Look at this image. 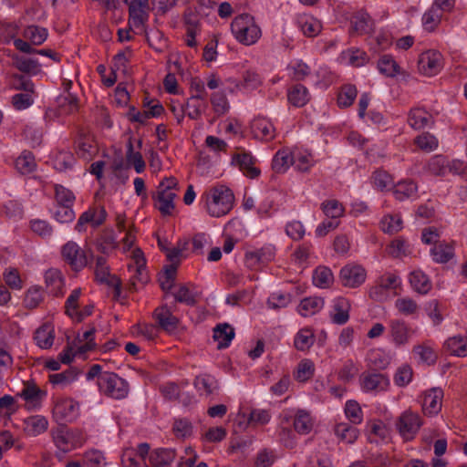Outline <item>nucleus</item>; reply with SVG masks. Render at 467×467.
Here are the masks:
<instances>
[{
  "label": "nucleus",
  "instance_id": "nucleus-43",
  "mask_svg": "<svg viewBox=\"0 0 467 467\" xmlns=\"http://www.w3.org/2000/svg\"><path fill=\"white\" fill-rule=\"evenodd\" d=\"M333 282L332 271L326 266H318L313 273V284L320 288L328 287Z\"/></svg>",
  "mask_w": 467,
  "mask_h": 467
},
{
  "label": "nucleus",
  "instance_id": "nucleus-7",
  "mask_svg": "<svg viewBox=\"0 0 467 467\" xmlns=\"http://www.w3.org/2000/svg\"><path fill=\"white\" fill-rule=\"evenodd\" d=\"M79 404L70 398H57L54 401L52 415L60 424L72 422L78 416Z\"/></svg>",
  "mask_w": 467,
  "mask_h": 467
},
{
  "label": "nucleus",
  "instance_id": "nucleus-14",
  "mask_svg": "<svg viewBox=\"0 0 467 467\" xmlns=\"http://www.w3.org/2000/svg\"><path fill=\"white\" fill-rule=\"evenodd\" d=\"M275 257V248L272 245L264 246L254 251L245 253L244 260L247 267L256 268L261 264H266Z\"/></svg>",
  "mask_w": 467,
  "mask_h": 467
},
{
  "label": "nucleus",
  "instance_id": "nucleus-57",
  "mask_svg": "<svg viewBox=\"0 0 467 467\" xmlns=\"http://www.w3.org/2000/svg\"><path fill=\"white\" fill-rule=\"evenodd\" d=\"M447 168V160L442 155L433 156L427 164V170L433 175H444Z\"/></svg>",
  "mask_w": 467,
  "mask_h": 467
},
{
  "label": "nucleus",
  "instance_id": "nucleus-44",
  "mask_svg": "<svg viewBox=\"0 0 467 467\" xmlns=\"http://www.w3.org/2000/svg\"><path fill=\"white\" fill-rule=\"evenodd\" d=\"M142 30L145 33L149 46L158 52H162L167 47V40L164 37L163 33L159 30H151L150 32H148L147 27Z\"/></svg>",
  "mask_w": 467,
  "mask_h": 467
},
{
  "label": "nucleus",
  "instance_id": "nucleus-18",
  "mask_svg": "<svg viewBox=\"0 0 467 467\" xmlns=\"http://www.w3.org/2000/svg\"><path fill=\"white\" fill-rule=\"evenodd\" d=\"M254 137L262 140H271L275 138V128L265 118H256L251 123Z\"/></svg>",
  "mask_w": 467,
  "mask_h": 467
},
{
  "label": "nucleus",
  "instance_id": "nucleus-17",
  "mask_svg": "<svg viewBox=\"0 0 467 467\" xmlns=\"http://www.w3.org/2000/svg\"><path fill=\"white\" fill-rule=\"evenodd\" d=\"M48 428V420L45 416L34 415L24 420L23 430L28 436H38Z\"/></svg>",
  "mask_w": 467,
  "mask_h": 467
},
{
  "label": "nucleus",
  "instance_id": "nucleus-38",
  "mask_svg": "<svg viewBox=\"0 0 467 467\" xmlns=\"http://www.w3.org/2000/svg\"><path fill=\"white\" fill-rule=\"evenodd\" d=\"M431 254L436 263L445 264L454 256V248L451 244L440 243L434 245Z\"/></svg>",
  "mask_w": 467,
  "mask_h": 467
},
{
  "label": "nucleus",
  "instance_id": "nucleus-60",
  "mask_svg": "<svg viewBox=\"0 0 467 467\" xmlns=\"http://www.w3.org/2000/svg\"><path fill=\"white\" fill-rule=\"evenodd\" d=\"M31 230L42 238H49L53 234L52 225L45 220L35 219L30 222Z\"/></svg>",
  "mask_w": 467,
  "mask_h": 467
},
{
  "label": "nucleus",
  "instance_id": "nucleus-54",
  "mask_svg": "<svg viewBox=\"0 0 467 467\" xmlns=\"http://www.w3.org/2000/svg\"><path fill=\"white\" fill-rule=\"evenodd\" d=\"M414 142L419 149L427 152L432 151L438 147V140L429 132H424L417 136Z\"/></svg>",
  "mask_w": 467,
  "mask_h": 467
},
{
  "label": "nucleus",
  "instance_id": "nucleus-3",
  "mask_svg": "<svg viewBox=\"0 0 467 467\" xmlns=\"http://www.w3.org/2000/svg\"><path fill=\"white\" fill-rule=\"evenodd\" d=\"M52 436L56 446L63 452L81 447L87 440V436L82 430L67 429L63 426L53 431Z\"/></svg>",
  "mask_w": 467,
  "mask_h": 467
},
{
  "label": "nucleus",
  "instance_id": "nucleus-27",
  "mask_svg": "<svg viewBox=\"0 0 467 467\" xmlns=\"http://www.w3.org/2000/svg\"><path fill=\"white\" fill-rule=\"evenodd\" d=\"M176 197L175 192H164L157 191L156 197L153 196V200L155 202V207L160 211V213L166 216L171 215L172 210L174 209V198Z\"/></svg>",
  "mask_w": 467,
  "mask_h": 467
},
{
  "label": "nucleus",
  "instance_id": "nucleus-30",
  "mask_svg": "<svg viewBox=\"0 0 467 467\" xmlns=\"http://www.w3.org/2000/svg\"><path fill=\"white\" fill-rule=\"evenodd\" d=\"M193 385L201 394H204L205 396L213 394L219 388L217 379L209 374L197 376Z\"/></svg>",
  "mask_w": 467,
  "mask_h": 467
},
{
  "label": "nucleus",
  "instance_id": "nucleus-23",
  "mask_svg": "<svg viewBox=\"0 0 467 467\" xmlns=\"http://www.w3.org/2000/svg\"><path fill=\"white\" fill-rule=\"evenodd\" d=\"M234 328L227 323L219 324L213 328V337L218 342L217 348H228L234 337Z\"/></svg>",
  "mask_w": 467,
  "mask_h": 467
},
{
  "label": "nucleus",
  "instance_id": "nucleus-39",
  "mask_svg": "<svg viewBox=\"0 0 467 467\" xmlns=\"http://www.w3.org/2000/svg\"><path fill=\"white\" fill-rule=\"evenodd\" d=\"M126 160L128 164L134 167L137 173H141L145 170V161L140 152L134 151L131 138L127 143Z\"/></svg>",
  "mask_w": 467,
  "mask_h": 467
},
{
  "label": "nucleus",
  "instance_id": "nucleus-46",
  "mask_svg": "<svg viewBox=\"0 0 467 467\" xmlns=\"http://www.w3.org/2000/svg\"><path fill=\"white\" fill-rule=\"evenodd\" d=\"M314 344V333L307 328L300 329L295 337L294 345L297 350L306 351Z\"/></svg>",
  "mask_w": 467,
  "mask_h": 467
},
{
  "label": "nucleus",
  "instance_id": "nucleus-41",
  "mask_svg": "<svg viewBox=\"0 0 467 467\" xmlns=\"http://www.w3.org/2000/svg\"><path fill=\"white\" fill-rule=\"evenodd\" d=\"M47 35V30L45 27L35 25L28 26L24 30V36L36 46L43 44Z\"/></svg>",
  "mask_w": 467,
  "mask_h": 467
},
{
  "label": "nucleus",
  "instance_id": "nucleus-24",
  "mask_svg": "<svg viewBox=\"0 0 467 467\" xmlns=\"http://www.w3.org/2000/svg\"><path fill=\"white\" fill-rule=\"evenodd\" d=\"M408 122L414 130H420L433 124L434 120L432 116L424 109L415 108L410 111Z\"/></svg>",
  "mask_w": 467,
  "mask_h": 467
},
{
  "label": "nucleus",
  "instance_id": "nucleus-4",
  "mask_svg": "<svg viewBox=\"0 0 467 467\" xmlns=\"http://www.w3.org/2000/svg\"><path fill=\"white\" fill-rule=\"evenodd\" d=\"M99 390L108 397L121 400L128 396L129 383L116 373L104 371L98 380Z\"/></svg>",
  "mask_w": 467,
  "mask_h": 467
},
{
  "label": "nucleus",
  "instance_id": "nucleus-11",
  "mask_svg": "<svg viewBox=\"0 0 467 467\" xmlns=\"http://www.w3.org/2000/svg\"><path fill=\"white\" fill-rule=\"evenodd\" d=\"M17 395L26 401L28 410H34L41 407L47 392L41 389L34 381H26L21 392Z\"/></svg>",
  "mask_w": 467,
  "mask_h": 467
},
{
  "label": "nucleus",
  "instance_id": "nucleus-28",
  "mask_svg": "<svg viewBox=\"0 0 467 467\" xmlns=\"http://www.w3.org/2000/svg\"><path fill=\"white\" fill-rule=\"evenodd\" d=\"M335 313L331 316L332 322L337 325H344L349 319L350 303L344 297H338L334 304Z\"/></svg>",
  "mask_w": 467,
  "mask_h": 467
},
{
  "label": "nucleus",
  "instance_id": "nucleus-32",
  "mask_svg": "<svg viewBox=\"0 0 467 467\" xmlns=\"http://www.w3.org/2000/svg\"><path fill=\"white\" fill-rule=\"evenodd\" d=\"M287 99L293 106L300 108L309 101L310 96L305 86L296 84L288 89Z\"/></svg>",
  "mask_w": 467,
  "mask_h": 467
},
{
  "label": "nucleus",
  "instance_id": "nucleus-8",
  "mask_svg": "<svg viewBox=\"0 0 467 467\" xmlns=\"http://www.w3.org/2000/svg\"><path fill=\"white\" fill-rule=\"evenodd\" d=\"M150 0H124L129 6V25L130 27L145 29L150 16Z\"/></svg>",
  "mask_w": 467,
  "mask_h": 467
},
{
  "label": "nucleus",
  "instance_id": "nucleus-10",
  "mask_svg": "<svg viewBox=\"0 0 467 467\" xmlns=\"http://www.w3.org/2000/svg\"><path fill=\"white\" fill-rule=\"evenodd\" d=\"M441 54L435 50L422 53L418 61L419 71L425 76H434L441 69Z\"/></svg>",
  "mask_w": 467,
  "mask_h": 467
},
{
  "label": "nucleus",
  "instance_id": "nucleus-58",
  "mask_svg": "<svg viewBox=\"0 0 467 467\" xmlns=\"http://www.w3.org/2000/svg\"><path fill=\"white\" fill-rule=\"evenodd\" d=\"M324 213L333 219H337L344 213L343 205L337 200L324 202L321 205Z\"/></svg>",
  "mask_w": 467,
  "mask_h": 467
},
{
  "label": "nucleus",
  "instance_id": "nucleus-31",
  "mask_svg": "<svg viewBox=\"0 0 467 467\" xmlns=\"http://www.w3.org/2000/svg\"><path fill=\"white\" fill-rule=\"evenodd\" d=\"M95 280L100 284L108 285L111 279L117 278L115 275H110L109 265L104 256H97L94 266Z\"/></svg>",
  "mask_w": 467,
  "mask_h": 467
},
{
  "label": "nucleus",
  "instance_id": "nucleus-36",
  "mask_svg": "<svg viewBox=\"0 0 467 467\" xmlns=\"http://www.w3.org/2000/svg\"><path fill=\"white\" fill-rule=\"evenodd\" d=\"M293 425L297 433L306 435L312 431L313 420L306 410H298L295 415Z\"/></svg>",
  "mask_w": 467,
  "mask_h": 467
},
{
  "label": "nucleus",
  "instance_id": "nucleus-15",
  "mask_svg": "<svg viewBox=\"0 0 467 467\" xmlns=\"http://www.w3.org/2000/svg\"><path fill=\"white\" fill-rule=\"evenodd\" d=\"M443 391L440 388H432L424 393L421 403L422 410L425 414H437L441 409V400Z\"/></svg>",
  "mask_w": 467,
  "mask_h": 467
},
{
  "label": "nucleus",
  "instance_id": "nucleus-2",
  "mask_svg": "<svg viewBox=\"0 0 467 467\" xmlns=\"http://www.w3.org/2000/svg\"><path fill=\"white\" fill-rule=\"evenodd\" d=\"M211 200L207 201V211L211 216L221 217L227 214L234 206V196L231 189L224 185L211 190Z\"/></svg>",
  "mask_w": 467,
  "mask_h": 467
},
{
  "label": "nucleus",
  "instance_id": "nucleus-48",
  "mask_svg": "<svg viewBox=\"0 0 467 467\" xmlns=\"http://www.w3.org/2000/svg\"><path fill=\"white\" fill-rule=\"evenodd\" d=\"M16 168L22 174H28L36 168L35 158L30 151H24L16 160Z\"/></svg>",
  "mask_w": 467,
  "mask_h": 467
},
{
  "label": "nucleus",
  "instance_id": "nucleus-26",
  "mask_svg": "<svg viewBox=\"0 0 467 467\" xmlns=\"http://www.w3.org/2000/svg\"><path fill=\"white\" fill-rule=\"evenodd\" d=\"M293 153L287 149L279 150L272 161V169L276 173H285L293 165Z\"/></svg>",
  "mask_w": 467,
  "mask_h": 467
},
{
  "label": "nucleus",
  "instance_id": "nucleus-29",
  "mask_svg": "<svg viewBox=\"0 0 467 467\" xmlns=\"http://www.w3.org/2000/svg\"><path fill=\"white\" fill-rule=\"evenodd\" d=\"M335 435L343 442L354 443L358 438V430L348 422H339L334 428Z\"/></svg>",
  "mask_w": 467,
  "mask_h": 467
},
{
  "label": "nucleus",
  "instance_id": "nucleus-49",
  "mask_svg": "<svg viewBox=\"0 0 467 467\" xmlns=\"http://www.w3.org/2000/svg\"><path fill=\"white\" fill-rule=\"evenodd\" d=\"M412 352L416 354L421 362L432 365L437 360V354L433 348L427 344L416 345L413 347Z\"/></svg>",
  "mask_w": 467,
  "mask_h": 467
},
{
  "label": "nucleus",
  "instance_id": "nucleus-33",
  "mask_svg": "<svg viewBox=\"0 0 467 467\" xmlns=\"http://www.w3.org/2000/svg\"><path fill=\"white\" fill-rule=\"evenodd\" d=\"M324 306V299L318 296L306 297L298 306V313L303 317H310L319 312Z\"/></svg>",
  "mask_w": 467,
  "mask_h": 467
},
{
  "label": "nucleus",
  "instance_id": "nucleus-22",
  "mask_svg": "<svg viewBox=\"0 0 467 467\" xmlns=\"http://www.w3.org/2000/svg\"><path fill=\"white\" fill-rule=\"evenodd\" d=\"M351 28L358 35H368L373 31L374 21L368 13L358 12L351 19Z\"/></svg>",
  "mask_w": 467,
  "mask_h": 467
},
{
  "label": "nucleus",
  "instance_id": "nucleus-6",
  "mask_svg": "<svg viewBox=\"0 0 467 467\" xmlns=\"http://www.w3.org/2000/svg\"><path fill=\"white\" fill-rule=\"evenodd\" d=\"M422 424L423 420L420 416L409 410L402 412L398 418L396 428L401 438L409 441L415 438Z\"/></svg>",
  "mask_w": 467,
  "mask_h": 467
},
{
  "label": "nucleus",
  "instance_id": "nucleus-40",
  "mask_svg": "<svg viewBox=\"0 0 467 467\" xmlns=\"http://www.w3.org/2000/svg\"><path fill=\"white\" fill-rule=\"evenodd\" d=\"M14 66L21 72L29 75H36L40 72V65L37 60L24 57H14Z\"/></svg>",
  "mask_w": 467,
  "mask_h": 467
},
{
  "label": "nucleus",
  "instance_id": "nucleus-16",
  "mask_svg": "<svg viewBox=\"0 0 467 467\" xmlns=\"http://www.w3.org/2000/svg\"><path fill=\"white\" fill-rule=\"evenodd\" d=\"M360 384L366 391L384 390L389 386V380L381 373H363L360 376Z\"/></svg>",
  "mask_w": 467,
  "mask_h": 467
},
{
  "label": "nucleus",
  "instance_id": "nucleus-35",
  "mask_svg": "<svg viewBox=\"0 0 467 467\" xmlns=\"http://www.w3.org/2000/svg\"><path fill=\"white\" fill-rule=\"evenodd\" d=\"M297 23L303 34L307 37H314L322 30L321 22L310 16L299 17Z\"/></svg>",
  "mask_w": 467,
  "mask_h": 467
},
{
  "label": "nucleus",
  "instance_id": "nucleus-5",
  "mask_svg": "<svg viewBox=\"0 0 467 467\" xmlns=\"http://www.w3.org/2000/svg\"><path fill=\"white\" fill-rule=\"evenodd\" d=\"M61 256L72 271L79 272L88 265V255L76 242L68 241L61 247Z\"/></svg>",
  "mask_w": 467,
  "mask_h": 467
},
{
  "label": "nucleus",
  "instance_id": "nucleus-51",
  "mask_svg": "<svg viewBox=\"0 0 467 467\" xmlns=\"http://www.w3.org/2000/svg\"><path fill=\"white\" fill-rule=\"evenodd\" d=\"M211 104L217 115H223L229 110V103L223 91L213 92L211 95Z\"/></svg>",
  "mask_w": 467,
  "mask_h": 467
},
{
  "label": "nucleus",
  "instance_id": "nucleus-20",
  "mask_svg": "<svg viewBox=\"0 0 467 467\" xmlns=\"http://www.w3.org/2000/svg\"><path fill=\"white\" fill-rule=\"evenodd\" d=\"M45 282L47 293L53 296L63 295L64 280L62 274L57 269H48L45 274Z\"/></svg>",
  "mask_w": 467,
  "mask_h": 467
},
{
  "label": "nucleus",
  "instance_id": "nucleus-42",
  "mask_svg": "<svg viewBox=\"0 0 467 467\" xmlns=\"http://www.w3.org/2000/svg\"><path fill=\"white\" fill-rule=\"evenodd\" d=\"M378 69L386 77L393 78L400 72V66L390 55H384L378 62Z\"/></svg>",
  "mask_w": 467,
  "mask_h": 467
},
{
  "label": "nucleus",
  "instance_id": "nucleus-37",
  "mask_svg": "<svg viewBox=\"0 0 467 467\" xmlns=\"http://www.w3.org/2000/svg\"><path fill=\"white\" fill-rule=\"evenodd\" d=\"M410 283L412 288L419 294L425 295L431 289V282L420 270L413 271L410 274Z\"/></svg>",
  "mask_w": 467,
  "mask_h": 467
},
{
  "label": "nucleus",
  "instance_id": "nucleus-19",
  "mask_svg": "<svg viewBox=\"0 0 467 467\" xmlns=\"http://www.w3.org/2000/svg\"><path fill=\"white\" fill-rule=\"evenodd\" d=\"M233 161H236L239 169L250 179H255L261 173L260 169L254 166L255 159L250 153L236 154Z\"/></svg>",
  "mask_w": 467,
  "mask_h": 467
},
{
  "label": "nucleus",
  "instance_id": "nucleus-50",
  "mask_svg": "<svg viewBox=\"0 0 467 467\" xmlns=\"http://www.w3.org/2000/svg\"><path fill=\"white\" fill-rule=\"evenodd\" d=\"M54 189L55 201L57 205L73 206L75 202V195L69 189L60 184H56Z\"/></svg>",
  "mask_w": 467,
  "mask_h": 467
},
{
  "label": "nucleus",
  "instance_id": "nucleus-21",
  "mask_svg": "<svg viewBox=\"0 0 467 467\" xmlns=\"http://www.w3.org/2000/svg\"><path fill=\"white\" fill-rule=\"evenodd\" d=\"M34 339L39 348L43 349L50 348L55 339L54 327L50 323L43 324L36 330Z\"/></svg>",
  "mask_w": 467,
  "mask_h": 467
},
{
  "label": "nucleus",
  "instance_id": "nucleus-13",
  "mask_svg": "<svg viewBox=\"0 0 467 467\" xmlns=\"http://www.w3.org/2000/svg\"><path fill=\"white\" fill-rule=\"evenodd\" d=\"M153 317L160 327L168 333L174 332L180 323L179 318L173 316L171 307L161 306L154 310Z\"/></svg>",
  "mask_w": 467,
  "mask_h": 467
},
{
  "label": "nucleus",
  "instance_id": "nucleus-63",
  "mask_svg": "<svg viewBox=\"0 0 467 467\" xmlns=\"http://www.w3.org/2000/svg\"><path fill=\"white\" fill-rule=\"evenodd\" d=\"M347 418L353 424H359L362 421V410L359 404L355 400H348L345 406Z\"/></svg>",
  "mask_w": 467,
  "mask_h": 467
},
{
  "label": "nucleus",
  "instance_id": "nucleus-52",
  "mask_svg": "<svg viewBox=\"0 0 467 467\" xmlns=\"http://www.w3.org/2000/svg\"><path fill=\"white\" fill-rule=\"evenodd\" d=\"M357 88L354 85H345L342 87L338 96L337 104L340 108H347L352 105L357 97Z\"/></svg>",
  "mask_w": 467,
  "mask_h": 467
},
{
  "label": "nucleus",
  "instance_id": "nucleus-25",
  "mask_svg": "<svg viewBox=\"0 0 467 467\" xmlns=\"http://www.w3.org/2000/svg\"><path fill=\"white\" fill-rule=\"evenodd\" d=\"M175 457V450L160 448L150 454V462L153 467H165L170 465Z\"/></svg>",
  "mask_w": 467,
  "mask_h": 467
},
{
  "label": "nucleus",
  "instance_id": "nucleus-1",
  "mask_svg": "<svg viewBox=\"0 0 467 467\" xmlns=\"http://www.w3.org/2000/svg\"><path fill=\"white\" fill-rule=\"evenodd\" d=\"M231 30L235 39L245 46H250L258 41L262 36L259 26L254 17L244 13L237 16L231 23Z\"/></svg>",
  "mask_w": 467,
  "mask_h": 467
},
{
  "label": "nucleus",
  "instance_id": "nucleus-12",
  "mask_svg": "<svg viewBox=\"0 0 467 467\" xmlns=\"http://www.w3.org/2000/svg\"><path fill=\"white\" fill-rule=\"evenodd\" d=\"M389 333L395 345L400 347L409 343L415 330L404 320L392 319L389 321Z\"/></svg>",
  "mask_w": 467,
  "mask_h": 467
},
{
  "label": "nucleus",
  "instance_id": "nucleus-47",
  "mask_svg": "<svg viewBox=\"0 0 467 467\" xmlns=\"http://www.w3.org/2000/svg\"><path fill=\"white\" fill-rule=\"evenodd\" d=\"M190 97L184 106L186 115L192 119H198L202 115V109L206 106L205 99Z\"/></svg>",
  "mask_w": 467,
  "mask_h": 467
},
{
  "label": "nucleus",
  "instance_id": "nucleus-56",
  "mask_svg": "<svg viewBox=\"0 0 467 467\" xmlns=\"http://www.w3.org/2000/svg\"><path fill=\"white\" fill-rule=\"evenodd\" d=\"M175 301L184 303L187 306H194L197 303L196 294H194L186 285H180L179 289L173 294Z\"/></svg>",
  "mask_w": 467,
  "mask_h": 467
},
{
  "label": "nucleus",
  "instance_id": "nucleus-59",
  "mask_svg": "<svg viewBox=\"0 0 467 467\" xmlns=\"http://www.w3.org/2000/svg\"><path fill=\"white\" fill-rule=\"evenodd\" d=\"M293 159V165L299 171H306L314 164L312 155L307 152L295 153Z\"/></svg>",
  "mask_w": 467,
  "mask_h": 467
},
{
  "label": "nucleus",
  "instance_id": "nucleus-53",
  "mask_svg": "<svg viewBox=\"0 0 467 467\" xmlns=\"http://www.w3.org/2000/svg\"><path fill=\"white\" fill-rule=\"evenodd\" d=\"M98 250L102 254H108L117 247V242L113 231H105L97 243Z\"/></svg>",
  "mask_w": 467,
  "mask_h": 467
},
{
  "label": "nucleus",
  "instance_id": "nucleus-55",
  "mask_svg": "<svg viewBox=\"0 0 467 467\" xmlns=\"http://www.w3.org/2000/svg\"><path fill=\"white\" fill-rule=\"evenodd\" d=\"M12 88L16 90L24 91V93H34L35 85L32 80L24 75L15 74L12 77Z\"/></svg>",
  "mask_w": 467,
  "mask_h": 467
},
{
  "label": "nucleus",
  "instance_id": "nucleus-64",
  "mask_svg": "<svg viewBox=\"0 0 467 467\" xmlns=\"http://www.w3.org/2000/svg\"><path fill=\"white\" fill-rule=\"evenodd\" d=\"M395 307L400 313L405 316H410L417 312V303L410 297L398 298L395 301Z\"/></svg>",
  "mask_w": 467,
  "mask_h": 467
},
{
  "label": "nucleus",
  "instance_id": "nucleus-45",
  "mask_svg": "<svg viewBox=\"0 0 467 467\" xmlns=\"http://www.w3.org/2000/svg\"><path fill=\"white\" fill-rule=\"evenodd\" d=\"M445 347L452 355L458 357L467 356V344L461 336L450 337L445 342Z\"/></svg>",
  "mask_w": 467,
  "mask_h": 467
},
{
  "label": "nucleus",
  "instance_id": "nucleus-9",
  "mask_svg": "<svg viewBox=\"0 0 467 467\" xmlns=\"http://www.w3.org/2000/svg\"><path fill=\"white\" fill-rule=\"evenodd\" d=\"M367 272L359 265H347L341 268L339 280L343 286L356 288L360 286L366 280Z\"/></svg>",
  "mask_w": 467,
  "mask_h": 467
},
{
  "label": "nucleus",
  "instance_id": "nucleus-62",
  "mask_svg": "<svg viewBox=\"0 0 467 467\" xmlns=\"http://www.w3.org/2000/svg\"><path fill=\"white\" fill-rule=\"evenodd\" d=\"M76 217L72 206L68 205H56L54 218L60 223H69L74 221Z\"/></svg>",
  "mask_w": 467,
  "mask_h": 467
},
{
  "label": "nucleus",
  "instance_id": "nucleus-34",
  "mask_svg": "<svg viewBox=\"0 0 467 467\" xmlns=\"http://www.w3.org/2000/svg\"><path fill=\"white\" fill-rule=\"evenodd\" d=\"M418 186L411 180L401 181L394 186L393 194L399 201L413 198L417 195Z\"/></svg>",
  "mask_w": 467,
  "mask_h": 467
},
{
  "label": "nucleus",
  "instance_id": "nucleus-61",
  "mask_svg": "<svg viewBox=\"0 0 467 467\" xmlns=\"http://www.w3.org/2000/svg\"><path fill=\"white\" fill-rule=\"evenodd\" d=\"M93 145L88 138L79 136L76 140V153L79 158L89 160L92 156Z\"/></svg>",
  "mask_w": 467,
  "mask_h": 467
}]
</instances>
